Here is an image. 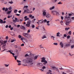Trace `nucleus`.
<instances>
[{
    "mask_svg": "<svg viewBox=\"0 0 74 74\" xmlns=\"http://www.w3.org/2000/svg\"><path fill=\"white\" fill-rule=\"evenodd\" d=\"M23 35L24 37H26L27 39H31V38H32L31 35L28 33L24 32L23 33Z\"/></svg>",
    "mask_w": 74,
    "mask_h": 74,
    "instance_id": "nucleus-1",
    "label": "nucleus"
},
{
    "mask_svg": "<svg viewBox=\"0 0 74 74\" xmlns=\"http://www.w3.org/2000/svg\"><path fill=\"white\" fill-rule=\"evenodd\" d=\"M23 35L24 37H26L27 39H31V38H32L31 35L28 33L24 32L23 33Z\"/></svg>",
    "mask_w": 74,
    "mask_h": 74,
    "instance_id": "nucleus-2",
    "label": "nucleus"
},
{
    "mask_svg": "<svg viewBox=\"0 0 74 74\" xmlns=\"http://www.w3.org/2000/svg\"><path fill=\"white\" fill-rule=\"evenodd\" d=\"M26 63H29L31 65H33L34 64L33 58H29L27 60H26Z\"/></svg>",
    "mask_w": 74,
    "mask_h": 74,
    "instance_id": "nucleus-3",
    "label": "nucleus"
},
{
    "mask_svg": "<svg viewBox=\"0 0 74 74\" xmlns=\"http://www.w3.org/2000/svg\"><path fill=\"white\" fill-rule=\"evenodd\" d=\"M41 62L42 63H43V64L45 65L48 63L47 61L45 60V57H43L41 58Z\"/></svg>",
    "mask_w": 74,
    "mask_h": 74,
    "instance_id": "nucleus-4",
    "label": "nucleus"
},
{
    "mask_svg": "<svg viewBox=\"0 0 74 74\" xmlns=\"http://www.w3.org/2000/svg\"><path fill=\"white\" fill-rule=\"evenodd\" d=\"M7 41H3V40H1V41L0 43H1V45H3V47H4V46H5V43H7Z\"/></svg>",
    "mask_w": 74,
    "mask_h": 74,
    "instance_id": "nucleus-5",
    "label": "nucleus"
},
{
    "mask_svg": "<svg viewBox=\"0 0 74 74\" xmlns=\"http://www.w3.org/2000/svg\"><path fill=\"white\" fill-rule=\"evenodd\" d=\"M31 23V21L30 20H29L27 22V24H26V26L29 27L30 26V24Z\"/></svg>",
    "mask_w": 74,
    "mask_h": 74,
    "instance_id": "nucleus-6",
    "label": "nucleus"
},
{
    "mask_svg": "<svg viewBox=\"0 0 74 74\" xmlns=\"http://www.w3.org/2000/svg\"><path fill=\"white\" fill-rule=\"evenodd\" d=\"M24 12H26L27 13H28V14H32V13H33V12L32 11H30V10L29 9H28L27 10H25Z\"/></svg>",
    "mask_w": 74,
    "mask_h": 74,
    "instance_id": "nucleus-7",
    "label": "nucleus"
},
{
    "mask_svg": "<svg viewBox=\"0 0 74 74\" xmlns=\"http://www.w3.org/2000/svg\"><path fill=\"white\" fill-rule=\"evenodd\" d=\"M42 15L44 16H45L47 14V12H46V10H43L42 11Z\"/></svg>",
    "mask_w": 74,
    "mask_h": 74,
    "instance_id": "nucleus-8",
    "label": "nucleus"
},
{
    "mask_svg": "<svg viewBox=\"0 0 74 74\" xmlns=\"http://www.w3.org/2000/svg\"><path fill=\"white\" fill-rule=\"evenodd\" d=\"M64 46L65 47H70L71 45L69 43H68L67 42L64 43Z\"/></svg>",
    "mask_w": 74,
    "mask_h": 74,
    "instance_id": "nucleus-9",
    "label": "nucleus"
},
{
    "mask_svg": "<svg viewBox=\"0 0 74 74\" xmlns=\"http://www.w3.org/2000/svg\"><path fill=\"white\" fill-rule=\"evenodd\" d=\"M47 23V26H49L50 24H49V23H50V21H47V19H45L44 20V23Z\"/></svg>",
    "mask_w": 74,
    "mask_h": 74,
    "instance_id": "nucleus-10",
    "label": "nucleus"
},
{
    "mask_svg": "<svg viewBox=\"0 0 74 74\" xmlns=\"http://www.w3.org/2000/svg\"><path fill=\"white\" fill-rule=\"evenodd\" d=\"M15 19H13V22H14L15 23H16V22H18L19 21V20L17 18H15Z\"/></svg>",
    "mask_w": 74,
    "mask_h": 74,
    "instance_id": "nucleus-11",
    "label": "nucleus"
},
{
    "mask_svg": "<svg viewBox=\"0 0 74 74\" xmlns=\"http://www.w3.org/2000/svg\"><path fill=\"white\" fill-rule=\"evenodd\" d=\"M51 12L53 15H55V14H58V12L57 11L52 10L51 11Z\"/></svg>",
    "mask_w": 74,
    "mask_h": 74,
    "instance_id": "nucleus-12",
    "label": "nucleus"
},
{
    "mask_svg": "<svg viewBox=\"0 0 74 74\" xmlns=\"http://www.w3.org/2000/svg\"><path fill=\"white\" fill-rule=\"evenodd\" d=\"M28 7H29L27 5L24 6L23 7L24 8L23 9V10H24V11L25 10H27L28 9Z\"/></svg>",
    "mask_w": 74,
    "mask_h": 74,
    "instance_id": "nucleus-13",
    "label": "nucleus"
},
{
    "mask_svg": "<svg viewBox=\"0 0 74 74\" xmlns=\"http://www.w3.org/2000/svg\"><path fill=\"white\" fill-rule=\"evenodd\" d=\"M38 22H39V23L41 24V23H44V20L43 19H41L40 20H38Z\"/></svg>",
    "mask_w": 74,
    "mask_h": 74,
    "instance_id": "nucleus-14",
    "label": "nucleus"
},
{
    "mask_svg": "<svg viewBox=\"0 0 74 74\" xmlns=\"http://www.w3.org/2000/svg\"><path fill=\"white\" fill-rule=\"evenodd\" d=\"M60 46L61 48H63V43L62 42H60Z\"/></svg>",
    "mask_w": 74,
    "mask_h": 74,
    "instance_id": "nucleus-15",
    "label": "nucleus"
},
{
    "mask_svg": "<svg viewBox=\"0 0 74 74\" xmlns=\"http://www.w3.org/2000/svg\"><path fill=\"white\" fill-rule=\"evenodd\" d=\"M6 52H10V53L11 54H12L13 56H14L15 55V54L12 52H11V50H9L8 51H7Z\"/></svg>",
    "mask_w": 74,
    "mask_h": 74,
    "instance_id": "nucleus-16",
    "label": "nucleus"
},
{
    "mask_svg": "<svg viewBox=\"0 0 74 74\" xmlns=\"http://www.w3.org/2000/svg\"><path fill=\"white\" fill-rule=\"evenodd\" d=\"M43 64L41 63H38L37 64V65L38 66H42Z\"/></svg>",
    "mask_w": 74,
    "mask_h": 74,
    "instance_id": "nucleus-17",
    "label": "nucleus"
},
{
    "mask_svg": "<svg viewBox=\"0 0 74 74\" xmlns=\"http://www.w3.org/2000/svg\"><path fill=\"white\" fill-rule=\"evenodd\" d=\"M60 36H62V35L60 34V32H58L56 34V36L57 37H60Z\"/></svg>",
    "mask_w": 74,
    "mask_h": 74,
    "instance_id": "nucleus-18",
    "label": "nucleus"
},
{
    "mask_svg": "<svg viewBox=\"0 0 74 74\" xmlns=\"http://www.w3.org/2000/svg\"><path fill=\"white\" fill-rule=\"evenodd\" d=\"M24 18L25 19L24 20V21H27V20H29V18H27V16H25L24 17Z\"/></svg>",
    "mask_w": 74,
    "mask_h": 74,
    "instance_id": "nucleus-19",
    "label": "nucleus"
},
{
    "mask_svg": "<svg viewBox=\"0 0 74 74\" xmlns=\"http://www.w3.org/2000/svg\"><path fill=\"white\" fill-rule=\"evenodd\" d=\"M23 42H24V43H25V42H27V39L26 38H24Z\"/></svg>",
    "mask_w": 74,
    "mask_h": 74,
    "instance_id": "nucleus-20",
    "label": "nucleus"
},
{
    "mask_svg": "<svg viewBox=\"0 0 74 74\" xmlns=\"http://www.w3.org/2000/svg\"><path fill=\"white\" fill-rule=\"evenodd\" d=\"M45 16L47 18H50L51 17V15L49 14H47Z\"/></svg>",
    "mask_w": 74,
    "mask_h": 74,
    "instance_id": "nucleus-21",
    "label": "nucleus"
},
{
    "mask_svg": "<svg viewBox=\"0 0 74 74\" xmlns=\"http://www.w3.org/2000/svg\"><path fill=\"white\" fill-rule=\"evenodd\" d=\"M38 56L37 55L36 56H35L33 58L34 60H37V58H38Z\"/></svg>",
    "mask_w": 74,
    "mask_h": 74,
    "instance_id": "nucleus-22",
    "label": "nucleus"
},
{
    "mask_svg": "<svg viewBox=\"0 0 74 74\" xmlns=\"http://www.w3.org/2000/svg\"><path fill=\"white\" fill-rule=\"evenodd\" d=\"M20 28L21 29H23V30H25V27L21 25L20 27Z\"/></svg>",
    "mask_w": 74,
    "mask_h": 74,
    "instance_id": "nucleus-23",
    "label": "nucleus"
},
{
    "mask_svg": "<svg viewBox=\"0 0 74 74\" xmlns=\"http://www.w3.org/2000/svg\"><path fill=\"white\" fill-rule=\"evenodd\" d=\"M55 6H53L52 7L50 8H49V10H53V9H54L55 8Z\"/></svg>",
    "mask_w": 74,
    "mask_h": 74,
    "instance_id": "nucleus-24",
    "label": "nucleus"
},
{
    "mask_svg": "<svg viewBox=\"0 0 74 74\" xmlns=\"http://www.w3.org/2000/svg\"><path fill=\"white\" fill-rule=\"evenodd\" d=\"M51 39L53 40H55V37L53 36H51Z\"/></svg>",
    "mask_w": 74,
    "mask_h": 74,
    "instance_id": "nucleus-25",
    "label": "nucleus"
},
{
    "mask_svg": "<svg viewBox=\"0 0 74 74\" xmlns=\"http://www.w3.org/2000/svg\"><path fill=\"white\" fill-rule=\"evenodd\" d=\"M69 23H70V21H66L65 25H69Z\"/></svg>",
    "mask_w": 74,
    "mask_h": 74,
    "instance_id": "nucleus-26",
    "label": "nucleus"
},
{
    "mask_svg": "<svg viewBox=\"0 0 74 74\" xmlns=\"http://www.w3.org/2000/svg\"><path fill=\"white\" fill-rule=\"evenodd\" d=\"M65 18H66V19H68L70 18V17L69 16H65Z\"/></svg>",
    "mask_w": 74,
    "mask_h": 74,
    "instance_id": "nucleus-27",
    "label": "nucleus"
},
{
    "mask_svg": "<svg viewBox=\"0 0 74 74\" xmlns=\"http://www.w3.org/2000/svg\"><path fill=\"white\" fill-rule=\"evenodd\" d=\"M15 52H16V55H18V54H19V52H18V50H15Z\"/></svg>",
    "mask_w": 74,
    "mask_h": 74,
    "instance_id": "nucleus-28",
    "label": "nucleus"
},
{
    "mask_svg": "<svg viewBox=\"0 0 74 74\" xmlns=\"http://www.w3.org/2000/svg\"><path fill=\"white\" fill-rule=\"evenodd\" d=\"M46 36L45 35H44L42 36V39H44V38H46Z\"/></svg>",
    "mask_w": 74,
    "mask_h": 74,
    "instance_id": "nucleus-29",
    "label": "nucleus"
},
{
    "mask_svg": "<svg viewBox=\"0 0 74 74\" xmlns=\"http://www.w3.org/2000/svg\"><path fill=\"white\" fill-rule=\"evenodd\" d=\"M52 68L53 69H57V71H59V70L55 66H53Z\"/></svg>",
    "mask_w": 74,
    "mask_h": 74,
    "instance_id": "nucleus-30",
    "label": "nucleus"
},
{
    "mask_svg": "<svg viewBox=\"0 0 74 74\" xmlns=\"http://www.w3.org/2000/svg\"><path fill=\"white\" fill-rule=\"evenodd\" d=\"M70 29V27L67 28L66 27L65 28V30L67 31L68 30H69Z\"/></svg>",
    "mask_w": 74,
    "mask_h": 74,
    "instance_id": "nucleus-31",
    "label": "nucleus"
},
{
    "mask_svg": "<svg viewBox=\"0 0 74 74\" xmlns=\"http://www.w3.org/2000/svg\"><path fill=\"white\" fill-rule=\"evenodd\" d=\"M8 3L9 4H13L14 3V2H12V1H9L8 2Z\"/></svg>",
    "mask_w": 74,
    "mask_h": 74,
    "instance_id": "nucleus-32",
    "label": "nucleus"
},
{
    "mask_svg": "<svg viewBox=\"0 0 74 74\" xmlns=\"http://www.w3.org/2000/svg\"><path fill=\"white\" fill-rule=\"evenodd\" d=\"M11 11H12V10H11V11H8L7 13V14H10L11 12Z\"/></svg>",
    "mask_w": 74,
    "mask_h": 74,
    "instance_id": "nucleus-33",
    "label": "nucleus"
},
{
    "mask_svg": "<svg viewBox=\"0 0 74 74\" xmlns=\"http://www.w3.org/2000/svg\"><path fill=\"white\" fill-rule=\"evenodd\" d=\"M8 10V8H5V12H7V11Z\"/></svg>",
    "mask_w": 74,
    "mask_h": 74,
    "instance_id": "nucleus-34",
    "label": "nucleus"
},
{
    "mask_svg": "<svg viewBox=\"0 0 74 74\" xmlns=\"http://www.w3.org/2000/svg\"><path fill=\"white\" fill-rule=\"evenodd\" d=\"M13 57H14L15 60H16V59H17V57H18V56H14Z\"/></svg>",
    "mask_w": 74,
    "mask_h": 74,
    "instance_id": "nucleus-35",
    "label": "nucleus"
},
{
    "mask_svg": "<svg viewBox=\"0 0 74 74\" xmlns=\"http://www.w3.org/2000/svg\"><path fill=\"white\" fill-rule=\"evenodd\" d=\"M18 12V10H15L14 11V13H16Z\"/></svg>",
    "mask_w": 74,
    "mask_h": 74,
    "instance_id": "nucleus-36",
    "label": "nucleus"
},
{
    "mask_svg": "<svg viewBox=\"0 0 74 74\" xmlns=\"http://www.w3.org/2000/svg\"><path fill=\"white\" fill-rule=\"evenodd\" d=\"M68 34H69L71 35V31H70L69 32H68Z\"/></svg>",
    "mask_w": 74,
    "mask_h": 74,
    "instance_id": "nucleus-37",
    "label": "nucleus"
},
{
    "mask_svg": "<svg viewBox=\"0 0 74 74\" xmlns=\"http://www.w3.org/2000/svg\"><path fill=\"white\" fill-rule=\"evenodd\" d=\"M74 45H73L71 46V49H73V48H74Z\"/></svg>",
    "mask_w": 74,
    "mask_h": 74,
    "instance_id": "nucleus-38",
    "label": "nucleus"
},
{
    "mask_svg": "<svg viewBox=\"0 0 74 74\" xmlns=\"http://www.w3.org/2000/svg\"><path fill=\"white\" fill-rule=\"evenodd\" d=\"M63 22L62 21H60V23L61 25H63Z\"/></svg>",
    "mask_w": 74,
    "mask_h": 74,
    "instance_id": "nucleus-39",
    "label": "nucleus"
},
{
    "mask_svg": "<svg viewBox=\"0 0 74 74\" xmlns=\"http://www.w3.org/2000/svg\"><path fill=\"white\" fill-rule=\"evenodd\" d=\"M30 32V29H29L27 31V33H29Z\"/></svg>",
    "mask_w": 74,
    "mask_h": 74,
    "instance_id": "nucleus-40",
    "label": "nucleus"
},
{
    "mask_svg": "<svg viewBox=\"0 0 74 74\" xmlns=\"http://www.w3.org/2000/svg\"><path fill=\"white\" fill-rule=\"evenodd\" d=\"M4 65L5 66V67H8V66H9V64H5Z\"/></svg>",
    "mask_w": 74,
    "mask_h": 74,
    "instance_id": "nucleus-41",
    "label": "nucleus"
},
{
    "mask_svg": "<svg viewBox=\"0 0 74 74\" xmlns=\"http://www.w3.org/2000/svg\"><path fill=\"white\" fill-rule=\"evenodd\" d=\"M8 9L9 10H12V7H11V6H10Z\"/></svg>",
    "mask_w": 74,
    "mask_h": 74,
    "instance_id": "nucleus-42",
    "label": "nucleus"
},
{
    "mask_svg": "<svg viewBox=\"0 0 74 74\" xmlns=\"http://www.w3.org/2000/svg\"><path fill=\"white\" fill-rule=\"evenodd\" d=\"M3 21L2 20H1V21H0V23H3Z\"/></svg>",
    "mask_w": 74,
    "mask_h": 74,
    "instance_id": "nucleus-43",
    "label": "nucleus"
},
{
    "mask_svg": "<svg viewBox=\"0 0 74 74\" xmlns=\"http://www.w3.org/2000/svg\"><path fill=\"white\" fill-rule=\"evenodd\" d=\"M32 28H34L35 27V26L34 25H32Z\"/></svg>",
    "mask_w": 74,
    "mask_h": 74,
    "instance_id": "nucleus-44",
    "label": "nucleus"
},
{
    "mask_svg": "<svg viewBox=\"0 0 74 74\" xmlns=\"http://www.w3.org/2000/svg\"><path fill=\"white\" fill-rule=\"evenodd\" d=\"M25 57H27V56H29V55L28 54H25Z\"/></svg>",
    "mask_w": 74,
    "mask_h": 74,
    "instance_id": "nucleus-45",
    "label": "nucleus"
},
{
    "mask_svg": "<svg viewBox=\"0 0 74 74\" xmlns=\"http://www.w3.org/2000/svg\"><path fill=\"white\" fill-rule=\"evenodd\" d=\"M24 39V37L22 36L21 38V40H22V41H23V40Z\"/></svg>",
    "mask_w": 74,
    "mask_h": 74,
    "instance_id": "nucleus-46",
    "label": "nucleus"
},
{
    "mask_svg": "<svg viewBox=\"0 0 74 74\" xmlns=\"http://www.w3.org/2000/svg\"><path fill=\"white\" fill-rule=\"evenodd\" d=\"M46 69V67L45 66H43L42 67V69Z\"/></svg>",
    "mask_w": 74,
    "mask_h": 74,
    "instance_id": "nucleus-47",
    "label": "nucleus"
},
{
    "mask_svg": "<svg viewBox=\"0 0 74 74\" xmlns=\"http://www.w3.org/2000/svg\"><path fill=\"white\" fill-rule=\"evenodd\" d=\"M67 38H68V39H69V38H70V36H67Z\"/></svg>",
    "mask_w": 74,
    "mask_h": 74,
    "instance_id": "nucleus-48",
    "label": "nucleus"
},
{
    "mask_svg": "<svg viewBox=\"0 0 74 74\" xmlns=\"http://www.w3.org/2000/svg\"><path fill=\"white\" fill-rule=\"evenodd\" d=\"M53 44L55 45H58V43H54Z\"/></svg>",
    "mask_w": 74,
    "mask_h": 74,
    "instance_id": "nucleus-49",
    "label": "nucleus"
},
{
    "mask_svg": "<svg viewBox=\"0 0 74 74\" xmlns=\"http://www.w3.org/2000/svg\"><path fill=\"white\" fill-rule=\"evenodd\" d=\"M14 41H15V40L14 39H13L11 41V42H14Z\"/></svg>",
    "mask_w": 74,
    "mask_h": 74,
    "instance_id": "nucleus-50",
    "label": "nucleus"
},
{
    "mask_svg": "<svg viewBox=\"0 0 74 74\" xmlns=\"http://www.w3.org/2000/svg\"><path fill=\"white\" fill-rule=\"evenodd\" d=\"M18 37L19 38H21L22 37V36H21V35H19L18 36Z\"/></svg>",
    "mask_w": 74,
    "mask_h": 74,
    "instance_id": "nucleus-51",
    "label": "nucleus"
},
{
    "mask_svg": "<svg viewBox=\"0 0 74 74\" xmlns=\"http://www.w3.org/2000/svg\"><path fill=\"white\" fill-rule=\"evenodd\" d=\"M17 62H18V63H21V61L20 60H17Z\"/></svg>",
    "mask_w": 74,
    "mask_h": 74,
    "instance_id": "nucleus-52",
    "label": "nucleus"
},
{
    "mask_svg": "<svg viewBox=\"0 0 74 74\" xmlns=\"http://www.w3.org/2000/svg\"><path fill=\"white\" fill-rule=\"evenodd\" d=\"M68 15L69 16H71L72 15V14H70V13H69L68 14Z\"/></svg>",
    "mask_w": 74,
    "mask_h": 74,
    "instance_id": "nucleus-53",
    "label": "nucleus"
},
{
    "mask_svg": "<svg viewBox=\"0 0 74 74\" xmlns=\"http://www.w3.org/2000/svg\"><path fill=\"white\" fill-rule=\"evenodd\" d=\"M58 4H62V2H60L58 3Z\"/></svg>",
    "mask_w": 74,
    "mask_h": 74,
    "instance_id": "nucleus-54",
    "label": "nucleus"
},
{
    "mask_svg": "<svg viewBox=\"0 0 74 74\" xmlns=\"http://www.w3.org/2000/svg\"><path fill=\"white\" fill-rule=\"evenodd\" d=\"M11 35H12V36H14V33L13 32H12L11 34Z\"/></svg>",
    "mask_w": 74,
    "mask_h": 74,
    "instance_id": "nucleus-55",
    "label": "nucleus"
},
{
    "mask_svg": "<svg viewBox=\"0 0 74 74\" xmlns=\"http://www.w3.org/2000/svg\"><path fill=\"white\" fill-rule=\"evenodd\" d=\"M64 36L65 37H67V35H66V34H64Z\"/></svg>",
    "mask_w": 74,
    "mask_h": 74,
    "instance_id": "nucleus-56",
    "label": "nucleus"
},
{
    "mask_svg": "<svg viewBox=\"0 0 74 74\" xmlns=\"http://www.w3.org/2000/svg\"><path fill=\"white\" fill-rule=\"evenodd\" d=\"M29 18H32V15L31 14L29 15Z\"/></svg>",
    "mask_w": 74,
    "mask_h": 74,
    "instance_id": "nucleus-57",
    "label": "nucleus"
},
{
    "mask_svg": "<svg viewBox=\"0 0 74 74\" xmlns=\"http://www.w3.org/2000/svg\"><path fill=\"white\" fill-rule=\"evenodd\" d=\"M5 39H6V40H8V36L6 37Z\"/></svg>",
    "mask_w": 74,
    "mask_h": 74,
    "instance_id": "nucleus-58",
    "label": "nucleus"
},
{
    "mask_svg": "<svg viewBox=\"0 0 74 74\" xmlns=\"http://www.w3.org/2000/svg\"><path fill=\"white\" fill-rule=\"evenodd\" d=\"M5 8H2V10L3 11H5Z\"/></svg>",
    "mask_w": 74,
    "mask_h": 74,
    "instance_id": "nucleus-59",
    "label": "nucleus"
},
{
    "mask_svg": "<svg viewBox=\"0 0 74 74\" xmlns=\"http://www.w3.org/2000/svg\"><path fill=\"white\" fill-rule=\"evenodd\" d=\"M16 15L17 16H20V14H16Z\"/></svg>",
    "mask_w": 74,
    "mask_h": 74,
    "instance_id": "nucleus-60",
    "label": "nucleus"
},
{
    "mask_svg": "<svg viewBox=\"0 0 74 74\" xmlns=\"http://www.w3.org/2000/svg\"><path fill=\"white\" fill-rule=\"evenodd\" d=\"M20 27V25H18L17 26V27Z\"/></svg>",
    "mask_w": 74,
    "mask_h": 74,
    "instance_id": "nucleus-61",
    "label": "nucleus"
},
{
    "mask_svg": "<svg viewBox=\"0 0 74 74\" xmlns=\"http://www.w3.org/2000/svg\"><path fill=\"white\" fill-rule=\"evenodd\" d=\"M60 70H64V69L62 68H59Z\"/></svg>",
    "mask_w": 74,
    "mask_h": 74,
    "instance_id": "nucleus-62",
    "label": "nucleus"
},
{
    "mask_svg": "<svg viewBox=\"0 0 74 74\" xmlns=\"http://www.w3.org/2000/svg\"><path fill=\"white\" fill-rule=\"evenodd\" d=\"M61 19H62V20H63V17L61 16Z\"/></svg>",
    "mask_w": 74,
    "mask_h": 74,
    "instance_id": "nucleus-63",
    "label": "nucleus"
},
{
    "mask_svg": "<svg viewBox=\"0 0 74 74\" xmlns=\"http://www.w3.org/2000/svg\"><path fill=\"white\" fill-rule=\"evenodd\" d=\"M71 19H72V20H74V17H71Z\"/></svg>",
    "mask_w": 74,
    "mask_h": 74,
    "instance_id": "nucleus-64",
    "label": "nucleus"
}]
</instances>
